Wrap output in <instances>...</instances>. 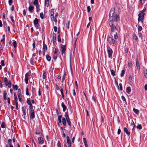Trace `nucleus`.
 <instances>
[{
	"label": "nucleus",
	"instance_id": "1",
	"mask_svg": "<svg viewBox=\"0 0 147 147\" xmlns=\"http://www.w3.org/2000/svg\"><path fill=\"white\" fill-rule=\"evenodd\" d=\"M119 19V14L116 13L115 16L112 18V19L109 21V26L111 27V30L112 32H115L117 30L116 27H117V26H115L114 25V22H118Z\"/></svg>",
	"mask_w": 147,
	"mask_h": 147
},
{
	"label": "nucleus",
	"instance_id": "2",
	"mask_svg": "<svg viewBox=\"0 0 147 147\" xmlns=\"http://www.w3.org/2000/svg\"><path fill=\"white\" fill-rule=\"evenodd\" d=\"M115 8L114 7L111 8V10L110 11V13H109V18H113L114 17L115 15L117 13H115Z\"/></svg>",
	"mask_w": 147,
	"mask_h": 147
},
{
	"label": "nucleus",
	"instance_id": "3",
	"mask_svg": "<svg viewBox=\"0 0 147 147\" xmlns=\"http://www.w3.org/2000/svg\"><path fill=\"white\" fill-rule=\"evenodd\" d=\"M39 19L35 18L33 21V23L35 27L37 29H38L39 28L40 25L38 23Z\"/></svg>",
	"mask_w": 147,
	"mask_h": 147
},
{
	"label": "nucleus",
	"instance_id": "4",
	"mask_svg": "<svg viewBox=\"0 0 147 147\" xmlns=\"http://www.w3.org/2000/svg\"><path fill=\"white\" fill-rule=\"evenodd\" d=\"M144 14H141L139 13L138 16V21L139 22L141 21L142 23H143L144 17Z\"/></svg>",
	"mask_w": 147,
	"mask_h": 147
},
{
	"label": "nucleus",
	"instance_id": "5",
	"mask_svg": "<svg viewBox=\"0 0 147 147\" xmlns=\"http://www.w3.org/2000/svg\"><path fill=\"white\" fill-rule=\"evenodd\" d=\"M107 52L109 57V58L111 57L112 55L113 51L112 49L110 47H107Z\"/></svg>",
	"mask_w": 147,
	"mask_h": 147
},
{
	"label": "nucleus",
	"instance_id": "6",
	"mask_svg": "<svg viewBox=\"0 0 147 147\" xmlns=\"http://www.w3.org/2000/svg\"><path fill=\"white\" fill-rule=\"evenodd\" d=\"M30 119H33L35 118V113L34 110H30Z\"/></svg>",
	"mask_w": 147,
	"mask_h": 147
},
{
	"label": "nucleus",
	"instance_id": "7",
	"mask_svg": "<svg viewBox=\"0 0 147 147\" xmlns=\"http://www.w3.org/2000/svg\"><path fill=\"white\" fill-rule=\"evenodd\" d=\"M27 103L29 105V109L30 110L33 109V106L31 103L30 98H27Z\"/></svg>",
	"mask_w": 147,
	"mask_h": 147
},
{
	"label": "nucleus",
	"instance_id": "8",
	"mask_svg": "<svg viewBox=\"0 0 147 147\" xmlns=\"http://www.w3.org/2000/svg\"><path fill=\"white\" fill-rule=\"evenodd\" d=\"M107 40L108 41L109 43H110L111 45V44H114L115 42V40L113 39L111 37H109L107 39Z\"/></svg>",
	"mask_w": 147,
	"mask_h": 147
},
{
	"label": "nucleus",
	"instance_id": "9",
	"mask_svg": "<svg viewBox=\"0 0 147 147\" xmlns=\"http://www.w3.org/2000/svg\"><path fill=\"white\" fill-rule=\"evenodd\" d=\"M60 50L62 52V55L63 56V54H65V52L66 51V47H61Z\"/></svg>",
	"mask_w": 147,
	"mask_h": 147
},
{
	"label": "nucleus",
	"instance_id": "10",
	"mask_svg": "<svg viewBox=\"0 0 147 147\" xmlns=\"http://www.w3.org/2000/svg\"><path fill=\"white\" fill-rule=\"evenodd\" d=\"M54 9H52L51 10V19L53 20L54 18Z\"/></svg>",
	"mask_w": 147,
	"mask_h": 147
},
{
	"label": "nucleus",
	"instance_id": "11",
	"mask_svg": "<svg viewBox=\"0 0 147 147\" xmlns=\"http://www.w3.org/2000/svg\"><path fill=\"white\" fill-rule=\"evenodd\" d=\"M6 86H8V87L9 88L11 87V82L10 80H9L8 81H7L6 83L5 82Z\"/></svg>",
	"mask_w": 147,
	"mask_h": 147
},
{
	"label": "nucleus",
	"instance_id": "12",
	"mask_svg": "<svg viewBox=\"0 0 147 147\" xmlns=\"http://www.w3.org/2000/svg\"><path fill=\"white\" fill-rule=\"evenodd\" d=\"M42 137H40L38 138V140L39 141V143L40 144H42L44 143V140H42Z\"/></svg>",
	"mask_w": 147,
	"mask_h": 147
},
{
	"label": "nucleus",
	"instance_id": "13",
	"mask_svg": "<svg viewBox=\"0 0 147 147\" xmlns=\"http://www.w3.org/2000/svg\"><path fill=\"white\" fill-rule=\"evenodd\" d=\"M61 105L63 108V111L64 112H65L67 108L66 106L65 105L63 102H62Z\"/></svg>",
	"mask_w": 147,
	"mask_h": 147
},
{
	"label": "nucleus",
	"instance_id": "14",
	"mask_svg": "<svg viewBox=\"0 0 147 147\" xmlns=\"http://www.w3.org/2000/svg\"><path fill=\"white\" fill-rule=\"evenodd\" d=\"M136 65L137 68L138 69H140V67L139 63L138 61V58H136Z\"/></svg>",
	"mask_w": 147,
	"mask_h": 147
},
{
	"label": "nucleus",
	"instance_id": "15",
	"mask_svg": "<svg viewBox=\"0 0 147 147\" xmlns=\"http://www.w3.org/2000/svg\"><path fill=\"white\" fill-rule=\"evenodd\" d=\"M34 7L32 5H30L28 7V10L31 13L33 12V11L34 9Z\"/></svg>",
	"mask_w": 147,
	"mask_h": 147
},
{
	"label": "nucleus",
	"instance_id": "16",
	"mask_svg": "<svg viewBox=\"0 0 147 147\" xmlns=\"http://www.w3.org/2000/svg\"><path fill=\"white\" fill-rule=\"evenodd\" d=\"M47 47H43L42 52L43 56L45 55V51H47Z\"/></svg>",
	"mask_w": 147,
	"mask_h": 147
},
{
	"label": "nucleus",
	"instance_id": "17",
	"mask_svg": "<svg viewBox=\"0 0 147 147\" xmlns=\"http://www.w3.org/2000/svg\"><path fill=\"white\" fill-rule=\"evenodd\" d=\"M53 42L54 43L55 42H56V34L54 33H53Z\"/></svg>",
	"mask_w": 147,
	"mask_h": 147
},
{
	"label": "nucleus",
	"instance_id": "18",
	"mask_svg": "<svg viewBox=\"0 0 147 147\" xmlns=\"http://www.w3.org/2000/svg\"><path fill=\"white\" fill-rule=\"evenodd\" d=\"M124 131L125 132V133L127 134L128 136H129L130 135V132L129 131H128L127 128L125 127L124 128Z\"/></svg>",
	"mask_w": 147,
	"mask_h": 147
},
{
	"label": "nucleus",
	"instance_id": "19",
	"mask_svg": "<svg viewBox=\"0 0 147 147\" xmlns=\"http://www.w3.org/2000/svg\"><path fill=\"white\" fill-rule=\"evenodd\" d=\"M66 120L65 119V118H63L62 119V122L63 125L65 126L66 125Z\"/></svg>",
	"mask_w": 147,
	"mask_h": 147
},
{
	"label": "nucleus",
	"instance_id": "20",
	"mask_svg": "<svg viewBox=\"0 0 147 147\" xmlns=\"http://www.w3.org/2000/svg\"><path fill=\"white\" fill-rule=\"evenodd\" d=\"M70 22V21H69L68 23H66V31H68L69 30V25Z\"/></svg>",
	"mask_w": 147,
	"mask_h": 147
},
{
	"label": "nucleus",
	"instance_id": "21",
	"mask_svg": "<svg viewBox=\"0 0 147 147\" xmlns=\"http://www.w3.org/2000/svg\"><path fill=\"white\" fill-rule=\"evenodd\" d=\"M18 96V98L21 97L22 94H21V91L20 89L18 90V91L17 92Z\"/></svg>",
	"mask_w": 147,
	"mask_h": 147
},
{
	"label": "nucleus",
	"instance_id": "22",
	"mask_svg": "<svg viewBox=\"0 0 147 147\" xmlns=\"http://www.w3.org/2000/svg\"><path fill=\"white\" fill-rule=\"evenodd\" d=\"M7 92L6 91H4L3 92V99L4 100H6L7 99Z\"/></svg>",
	"mask_w": 147,
	"mask_h": 147
},
{
	"label": "nucleus",
	"instance_id": "23",
	"mask_svg": "<svg viewBox=\"0 0 147 147\" xmlns=\"http://www.w3.org/2000/svg\"><path fill=\"white\" fill-rule=\"evenodd\" d=\"M83 140L85 147H88V144L86 139L85 138H84Z\"/></svg>",
	"mask_w": 147,
	"mask_h": 147
},
{
	"label": "nucleus",
	"instance_id": "24",
	"mask_svg": "<svg viewBox=\"0 0 147 147\" xmlns=\"http://www.w3.org/2000/svg\"><path fill=\"white\" fill-rule=\"evenodd\" d=\"M66 138L67 140V142L68 144H71V141L70 140L69 137L68 136H67Z\"/></svg>",
	"mask_w": 147,
	"mask_h": 147
},
{
	"label": "nucleus",
	"instance_id": "25",
	"mask_svg": "<svg viewBox=\"0 0 147 147\" xmlns=\"http://www.w3.org/2000/svg\"><path fill=\"white\" fill-rule=\"evenodd\" d=\"M131 88L130 87H128L127 88V89L126 90V92L128 94H129V93L131 91Z\"/></svg>",
	"mask_w": 147,
	"mask_h": 147
},
{
	"label": "nucleus",
	"instance_id": "26",
	"mask_svg": "<svg viewBox=\"0 0 147 147\" xmlns=\"http://www.w3.org/2000/svg\"><path fill=\"white\" fill-rule=\"evenodd\" d=\"M22 111L23 113V114L22 115V116H23L24 115V116H25L26 115V109L24 107H22Z\"/></svg>",
	"mask_w": 147,
	"mask_h": 147
},
{
	"label": "nucleus",
	"instance_id": "27",
	"mask_svg": "<svg viewBox=\"0 0 147 147\" xmlns=\"http://www.w3.org/2000/svg\"><path fill=\"white\" fill-rule=\"evenodd\" d=\"M134 111L137 114L139 113V111L138 110L136 109L135 108H134L133 109Z\"/></svg>",
	"mask_w": 147,
	"mask_h": 147
},
{
	"label": "nucleus",
	"instance_id": "28",
	"mask_svg": "<svg viewBox=\"0 0 147 147\" xmlns=\"http://www.w3.org/2000/svg\"><path fill=\"white\" fill-rule=\"evenodd\" d=\"M46 57L48 61H51V57L48 55L47 54L46 55Z\"/></svg>",
	"mask_w": 147,
	"mask_h": 147
},
{
	"label": "nucleus",
	"instance_id": "29",
	"mask_svg": "<svg viewBox=\"0 0 147 147\" xmlns=\"http://www.w3.org/2000/svg\"><path fill=\"white\" fill-rule=\"evenodd\" d=\"M57 56H58V55L57 54L54 53V54L53 55V59H54L55 60H56L57 59Z\"/></svg>",
	"mask_w": 147,
	"mask_h": 147
},
{
	"label": "nucleus",
	"instance_id": "30",
	"mask_svg": "<svg viewBox=\"0 0 147 147\" xmlns=\"http://www.w3.org/2000/svg\"><path fill=\"white\" fill-rule=\"evenodd\" d=\"M31 73L30 71V70L25 75V76L28 77L29 76H30L31 75Z\"/></svg>",
	"mask_w": 147,
	"mask_h": 147
},
{
	"label": "nucleus",
	"instance_id": "31",
	"mask_svg": "<svg viewBox=\"0 0 147 147\" xmlns=\"http://www.w3.org/2000/svg\"><path fill=\"white\" fill-rule=\"evenodd\" d=\"M63 88H61V89L60 91H61V94L62 95V98L63 99H64V94H63Z\"/></svg>",
	"mask_w": 147,
	"mask_h": 147
},
{
	"label": "nucleus",
	"instance_id": "32",
	"mask_svg": "<svg viewBox=\"0 0 147 147\" xmlns=\"http://www.w3.org/2000/svg\"><path fill=\"white\" fill-rule=\"evenodd\" d=\"M12 86L14 90H18V86L17 85H14V84H13Z\"/></svg>",
	"mask_w": 147,
	"mask_h": 147
},
{
	"label": "nucleus",
	"instance_id": "33",
	"mask_svg": "<svg viewBox=\"0 0 147 147\" xmlns=\"http://www.w3.org/2000/svg\"><path fill=\"white\" fill-rule=\"evenodd\" d=\"M133 39L136 40H138V38L137 36H136L135 34H134L133 35Z\"/></svg>",
	"mask_w": 147,
	"mask_h": 147
},
{
	"label": "nucleus",
	"instance_id": "34",
	"mask_svg": "<svg viewBox=\"0 0 147 147\" xmlns=\"http://www.w3.org/2000/svg\"><path fill=\"white\" fill-rule=\"evenodd\" d=\"M49 0H45V5H47L48 7L49 6Z\"/></svg>",
	"mask_w": 147,
	"mask_h": 147
},
{
	"label": "nucleus",
	"instance_id": "35",
	"mask_svg": "<svg viewBox=\"0 0 147 147\" xmlns=\"http://www.w3.org/2000/svg\"><path fill=\"white\" fill-rule=\"evenodd\" d=\"M29 80L28 77L25 76V81L26 84H27L28 83V81Z\"/></svg>",
	"mask_w": 147,
	"mask_h": 147
},
{
	"label": "nucleus",
	"instance_id": "36",
	"mask_svg": "<svg viewBox=\"0 0 147 147\" xmlns=\"http://www.w3.org/2000/svg\"><path fill=\"white\" fill-rule=\"evenodd\" d=\"M144 74L145 77L147 78V69H145L144 70Z\"/></svg>",
	"mask_w": 147,
	"mask_h": 147
},
{
	"label": "nucleus",
	"instance_id": "37",
	"mask_svg": "<svg viewBox=\"0 0 147 147\" xmlns=\"http://www.w3.org/2000/svg\"><path fill=\"white\" fill-rule=\"evenodd\" d=\"M125 70H123L121 71V77H123L125 74Z\"/></svg>",
	"mask_w": 147,
	"mask_h": 147
},
{
	"label": "nucleus",
	"instance_id": "38",
	"mask_svg": "<svg viewBox=\"0 0 147 147\" xmlns=\"http://www.w3.org/2000/svg\"><path fill=\"white\" fill-rule=\"evenodd\" d=\"M12 44L13 46H17L16 41L14 40H12Z\"/></svg>",
	"mask_w": 147,
	"mask_h": 147
},
{
	"label": "nucleus",
	"instance_id": "39",
	"mask_svg": "<svg viewBox=\"0 0 147 147\" xmlns=\"http://www.w3.org/2000/svg\"><path fill=\"white\" fill-rule=\"evenodd\" d=\"M1 127L2 128H4L5 127V125L4 122H3L1 124Z\"/></svg>",
	"mask_w": 147,
	"mask_h": 147
},
{
	"label": "nucleus",
	"instance_id": "40",
	"mask_svg": "<svg viewBox=\"0 0 147 147\" xmlns=\"http://www.w3.org/2000/svg\"><path fill=\"white\" fill-rule=\"evenodd\" d=\"M8 144L10 145H12V140L11 139H9L8 140Z\"/></svg>",
	"mask_w": 147,
	"mask_h": 147
},
{
	"label": "nucleus",
	"instance_id": "41",
	"mask_svg": "<svg viewBox=\"0 0 147 147\" xmlns=\"http://www.w3.org/2000/svg\"><path fill=\"white\" fill-rule=\"evenodd\" d=\"M57 39L58 41L59 42H60L61 41V39L60 37V34H59L57 36Z\"/></svg>",
	"mask_w": 147,
	"mask_h": 147
},
{
	"label": "nucleus",
	"instance_id": "42",
	"mask_svg": "<svg viewBox=\"0 0 147 147\" xmlns=\"http://www.w3.org/2000/svg\"><path fill=\"white\" fill-rule=\"evenodd\" d=\"M111 75L113 76H114L115 75V71L113 70H111Z\"/></svg>",
	"mask_w": 147,
	"mask_h": 147
},
{
	"label": "nucleus",
	"instance_id": "43",
	"mask_svg": "<svg viewBox=\"0 0 147 147\" xmlns=\"http://www.w3.org/2000/svg\"><path fill=\"white\" fill-rule=\"evenodd\" d=\"M136 127L137 129L140 130L142 129V126L141 124L138 125Z\"/></svg>",
	"mask_w": 147,
	"mask_h": 147
},
{
	"label": "nucleus",
	"instance_id": "44",
	"mask_svg": "<svg viewBox=\"0 0 147 147\" xmlns=\"http://www.w3.org/2000/svg\"><path fill=\"white\" fill-rule=\"evenodd\" d=\"M62 117V116L61 115H60L58 117V119L59 122L61 123V118Z\"/></svg>",
	"mask_w": 147,
	"mask_h": 147
},
{
	"label": "nucleus",
	"instance_id": "45",
	"mask_svg": "<svg viewBox=\"0 0 147 147\" xmlns=\"http://www.w3.org/2000/svg\"><path fill=\"white\" fill-rule=\"evenodd\" d=\"M34 59L33 58V57L32 58H31L30 59V63L32 65H34Z\"/></svg>",
	"mask_w": 147,
	"mask_h": 147
},
{
	"label": "nucleus",
	"instance_id": "46",
	"mask_svg": "<svg viewBox=\"0 0 147 147\" xmlns=\"http://www.w3.org/2000/svg\"><path fill=\"white\" fill-rule=\"evenodd\" d=\"M146 10V8L145 7L141 11H140V13L142 14H145V13L144 12Z\"/></svg>",
	"mask_w": 147,
	"mask_h": 147
},
{
	"label": "nucleus",
	"instance_id": "47",
	"mask_svg": "<svg viewBox=\"0 0 147 147\" xmlns=\"http://www.w3.org/2000/svg\"><path fill=\"white\" fill-rule=\"evenodd\" d=\"M10 18L11 19V21H12V22L13 23L15 24V22L14 20L13 19V16H11L10 17Z\"/></svg>",
	"mask_w": 147,
	"mask_h": 147
},
{
	"label": "nucleus",
	"instance_id": "48",
	"mask_svg": "<svg viewBox=\"0 0 147 147\" xmlns=\"http://www.w3.org/2000/svg\"><path fill=\"white\" fill-rule=\"evenodd\" d=\"M40 15L41 19H43L44 18V15L43 13L42 12L40 13Z\"/></svg>",
	"mask_w": 147,
	"mask_h": 147
},
{
	"label": "nucleus",
	"instance_id": "49",
	"mask_svg": "<svg viewBox=\"0 0 147 147\" xmlns=\"http://www.w3.org/2000/svg\"><path fill=\"white\" fill-rule=\"evenodd\" d=\"M26 94L27 95H29V93L28 91V88L27 87L26 89Z\"/></svg>",
	"mask_w": 147,
	"mask_h": 147
},
{
	"label": "nucleus",
	"instance_id": "50",
	"mask_svg": "<svg viewBox=\"0 0 147 147\" xmlns=\"http://www.w3.org/2000/svg\"><path fill=\"white\" fill-rule=\"evenodd\" d=\"M68 125L70 127H71V123L70 120L67 121Z\"/></svg>",
	"mask_w": 147,
	"mask_h": 147
},
{
	"label": "nucleus",
	"instance_id": "51",
	"mask_svg": "<svg viewBox=\"0 0 147 147\" xmlns=\"http://www.w3.org/2000/svg\"><path fill=\"white\" fill-rule=\"evenodd\" d=\"M5 34H3V35L2 36V39H1V42H2L3 41H4L5 40Z\"/></svg>",
	"mask_w": 147,
	"mask_h": 147
},
{
	"label": "nucleus",
	"instance_id": "52",
	"mask_svg": "<svg viewBox=\"0 0 147 147\" xmlns=\"http://www.w3.org/2000/svg\"><path fill=\"white\" fill-rule=\"evenodd\" d=\"M33 3L35 5L38 4V0H34L33 2Z\"/></svg>",
	"mask_w": 147,
	"mask_h": 147
},
{
	"label": "nucleus",
	"instance_id": "53",
	"mask_svg": "<svg viewBox=\"0 0 147 147\" xmlns=\"http://www.w3.org/2000/svg\"><path fill=\"white\" fill-rule=\"evenodd\" d=\"M13 3V0H9L8 1V3L9 4V5L10 6H11V4Z\"/></svg>",
	"mask_w": 147,
	"mask_h": 147
},
{
	"label": "nucleus",
	"instance_id": "54",
	"mask_svg": "<svg viewBox=\"0 0 147 147\" xmlns=\"http://www.w3.org/2000/svg\"><path fill=\"white\" fill-rule=\"evenodd\" d=\"M142 26H139L138 28V31L139 32L142 31Z\"/></svg>",
	"mask_w": 147,
	"mask_h": 147
},
{
	"label": "nucleus",
	"instance_id": "55",
	"mask_svg": "<svg viewBox=\"0 0 147 147\" xmlns=\"http://www.w3.org/2000/svg\"><path fill=\"white\" fill-rule=\"evenodd\" d=\"M57 146L58 147L61 146V144L59 140H58L57 144Z\"/></svg>",
	"mask_w": 147,
	"mask_h": 147
},
{
	"label": "nucleus",
	"instance_id": "56",
	"mask_svg": "<svg viewBox=\"0 0 147 147\" xmlns=\"http://www.w3.org/2000/svg\"><path fill=\"white\" fill-rule=\"evenodd\" d=\"M35 133L36 134H41V133L39 132L38 130H36Z\"/></svg>",
	"mask_w": 147,
	"mask_h": 147
},
{
	"label": "nucleus",
	"instance_id": "57",
	"mask_svg": "<svg viewBox=\"0 0 147 147\" xmlns=\"http://www.w3.org/2000/svg\"><path fill=\"white\" fill-rule=\"evenodd\" d=\"M91 10V8L89 6H88L87 7V11L88 12H89Z\"/></svg>",
	"mask_w": 147,
	"mask_h": 147
},
{
	"label": "nucleus",
	"instance_id": "58",
	"mask_svg": "<svg viewBox=\"0 0 147 147\" xmlns=\"http://www.w3.org/2000/svg\"><path fill=\"white\" fill-rule=\"evenodd\" d=\"M68 116H69L68 112H66L65 114V118H67V117Z\"/></svg>",
	"mask_w": 147,
	"mask_h": 147
},
{
	"label": "nucleus",
	"instance_id": "59",
	"mask_svg": "<svg viewBox=\"0 0 147 147\" xmlns=\"http://www.w3.org/2000/svg\"><path fill=\"white\" fill-rule=\"evenodd\" d=\"M56 88L57 90H59L60 89V87H59L56 84Z\"/></svg>",
	"mask_w": 147,
	"mask_h": 147
},
{
	"label": "nucleus",
	"instance_id": "60",
	"mask_svg": "<svg viewBox=\"0 0 147 147\" xmlns=\"http://www.w3.org/2000/svg\"><path fill=\"white\" fill-rule=\"evenodd\" d=\"M44 29H45V27H44L43 25L42 26V33H44Z\"/></svg>",
	"mask_w": 147,
	"mask_h": 147
},
{
	"label": "nucleus",
	"instance_id": "61",
	"mask_svg": "<svg viewBox=\"0 0 147 147\" xmlns=\"http://www.w3.org/2000/svg\"><path fill=\"white\" fill-rule=\"evenodd\" d=\"M114 38L115 39H117L118 38L117 34V32H116L115 35L114 34Z\"/></svg>",
	"mask_w": 147,
	"mask_h": 147
},
{
	"label": "nucleus",
	"instance_id": "62",
	"mask_svg": "<svg viewBox=\"0 0 147 147\" xmlns=\"http://www.w3.org/2000/svg\"><path fill=\"white\" fill-rule=\"evenodd\" d=\"M14 10V7L13 5L11 7V11H13Z\"/></svg>",
	"mask_w": 147,
	"mask_h": 147
},
{
	"label": "nucleus",
	"instance_id": "63",
	"mask_svg": "<svg viewBox=\"0 0 147 147\" xmlns=\"http://www.w3.org/2000/svg\"><path fill=\"white\" fill-rule=\"evenodd\" d=\"M46 73L45 72H44L43 73L42 75V78L43 79H45L46 77V75H45Z\"/></svg>",
	"mask_w": 147,
	"mask_h": 147
},
{
	"label": "nucleus",
	"instance_id": "64",
	"mask_svg": "<svg viewBox=\"0 0 147 147\" xmlns=\"http://www.w3.org/2000/svg\"><path fill=\"white\" fill-rule=\"evenodd\" d=\"M1 65L3 66H4L5 65L4 61L3 60L1 61Z\"/></svg>",
	"mask_w": 147,
	"mask_h": 147
}]
</instances>
